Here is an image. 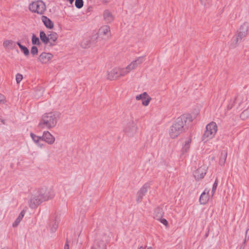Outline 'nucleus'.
Segmentation results:
<instances>
[{
    "label": "nucleus",
    "mask_w": 249,
    "mask_h": 249,
    "mask_svg": "<svg viewBox=\"0 0 249 249\" xmlns=\"http://www.w3.org/2000/svg\"><path fill=\"white\" fill-rule=\"evenodd\" d=\"M60 116L58 112H50L43 114L39 121L38 126L41 129H51L57 124Z\"/></svg>",
    "instance_id": "f257e3e1"
},
{
    "label": "nucleus",
    "mask_w": 249,
    "mask_h": 249,
    "mask_svg": "<svg viewBox=\"0 0 249 249\" xmlns=\"http://www.w3.org/2000/svg\"><path fill=\"white\" fill-rule=\"evenodd\" d=\"M187 122V115L182 114L176 120L169 130V135L172 139H175L185 131L184 126Z\"/></svg>",
    "instance_id": "f03ea898"
},
{
    "label": "nucleus",
    "mask_w": 249,
    "mask_h": 249,
    "mask_svg": "<svg viewBox=\"0 0 249 249\" xmlns=\"http://www.w3.org/2000/svg\"><path fill=\"white\" fill-rule=\"evenodd\" d=\"M217 131V126L214 122H212L206 126V130L202 136V141L206 142L215 136Z\"/></svg>",
    "instance_id": "7ed1b4c3"
},
{
    "label": "nucleus",
    "mask_w": 249,
    "mask_h": 249,
    "mask_svg": "<svg viewBox=\"0 0 249 249\" xmlns=\"http://www.w3.org/2000/svg\"><path fill=\"white\" fill-rule=\"evenodd\" d=\"M29 9L32 12L42 15L46 10V5L43 1L39 0L30 3Z\"/></svg>",
    "instance_id": "20e7f679"
},
{
    "label": "nucleus",
    "mask_w": 249,
    "mask_h": 249,
    "mask_svg": "<svg viewBox=\"0 0 249 249\" xmlns=\"http://www.w3.org/2000/svg\"><path fill=\"white\" fill-rule=\"evenodd\" d=\"M41 199L43 202L53 198L54 196V192L53 189L43 188L39 189L37 191Z\"/></svg>",
    "instance_id": "39448f33"
},
{
    "label": "nucleus",
    "mask_w": 249,
    "mask_h": 249,
    "mask_svg": "<svg viewBox=\"0 0 249 249\" xmlns=\"http://www.w3.org/2000/svg\"><path fill=\"white\" fill-rule=\"evenodd\" d=\"M98 34L103 39L108 40L111 36L109 26L105 25L101 26L98 30Z\"/></svg>",
    "instance_id": "423d86ee"
},
{
    "label": "nucleus",
    "mask_w": 249,
    "mask_h": 249,
    "mask_svg": "<svg viewBox=\"0 0 249 249\" xmlns=\"http://www.w3.org/2000/svg\"><path fill=\"white\" fill-rule=\"evenodd\" d=\"M98 37H100L97 34H94L89 38H84L81 42V46L83 48H88L91 45H93L97 41Z\"/></svg>",
    "instance_id": "0eeeda50"
},
{
    "label": "nucleus",
    "mask_w": 249,
    "mask_h": 249,
    "mask_svg": "<svg viewBox=\"0 0 249 249\" xmlns=\"http://www.w3.org/2000/svg\"><path fill=\"white\" fill-rule=\"evenodd\" d=\"M43 201L36 192L34 194L32 195L29 202V205L32 209L36 208Z\"/></svg>",
    "instance_id": "6e6552de"
},
{
    "label": "nucleus",
    "mask_w": 249,
    "mask_h": 249,
    "mask_svg": "<svg viewBox=\"0 0 249 249\" xmlns=\"http://www.w3.org/2000/svg\"><path fill=\"white\" fill-rule=\"evenodd\" d=\"M150 188L149 183L144 184L139 190L137 194L136 201L137 203H140L147 192L148 189Z\"/></svg>",
    "instance_id": "1a4fd4ad"
},
{
    "label": "nucleus",
    "mask_w": 249,
    "mask_h": 249,
    "mask_svg": "<svg viewBox=\"0 0 249 249\" xmlns=\"http://www.w3.org/2000/svg\"><path fill=\"white\" fill-rule=\"evenodd\" d=\"M145 60L144 56H142L136 57L131 61L128 65V68L131 71L136 69L139 66L141 65Z\"/></svg>",
    "instance_id": "9d476101"
},
{
    "label": "nucleus",
    "mask_w": 249,
    "mask_h": 249,
    "mask_svg": "<svg viewBox=\"0 0 249 249\" xmlns=\"http://www.w3.org/2000/svg\"><path fill=\"white\" fill-rule=\"evenodd\" d=\"M53 57V54L49 53L43 52L39 55L38 61L42 64H47Z\"/></svg>",
    "instance_id": "9b49d317"
},
{
    "label": "nucleus",
    "mask_w": 249,
    "mask_h": 249,
    "mask_svg": "<svg viewBox=\"0 0 249 249\" xmlns=\"http://www.w3.org/2000/svg\"><path fill=\"white\" fill-rule=\"evenodd\" d=\"M137 130V126L133 123L127 124L124 127V132L129 136H132Z\"/></svg>",
    "instance_id": "f8f14e48"
},
{
    "label": "nucleus",
    "mask_w": 249,
    "mask_h": 249,
    "mask_svg": "<svg viewBox=\"0 0 249 249\" xmlns=\"http://www.w3.org/2000/svg\"><path fill=\"white\" fill-rule=\"evenodd\" d=\"M247 102V98L246 97H243L242 96H237L232 105H229L228 106V108L229 109H231L234 106V104L238 103L239 107H244V105L246 104Z\"/></svg>",
    "instance_id": "ddd939ff"
},
{
    "label": "nucleus",
    "mask_w": 249,
    "mask_h": 249,
    "mask_svg": "<svg viewBox=\"0 0 249 249\" xmlns=\"http://www.w3.org/2000/svg\"><path fill=\"white\" fill-rule=\"evenodd\" d=\"M136 100H142V105L144 106H147L151 100V98L148 95L147 92H144L142 94L137 95L136 96Z\"/></svg>",
    "instance_id": "4468645a"
},
{
    "label": "nucleus",
    "mask_w": 249,
    "mask_h": 249,
    "mask_svg": "<svg viewBox=\"0 0 249 249\" xmlns=\"http://www.w3.org/2000/svg\"><path fill=\"white\" fill-rule=\"evenodd\" d=\"M249 30V23L245 22L240 26L237 35L242 38H244L247 36Z\"/></svg>",
    "instance_id": "2eb2a0df"
},
{
    "label": "nucleus",
    "mask_w": 249,
    "mask_h": 249,
    "mask_svg": "<svg viewBox=\"0 0 249 249\" xmlns=\"http://www.w3.org/2000/svg\"><path fill=\"white\" fill-rule=\"evenodd\" d=\"M119 68H115L108 72L107 79L109 80H115L120 77Z\"/></svg>",
    "instance_id": "dca6fc26"
},
{
    "label": "nucleus",
    "mask_w": 249,
    "mask_h": 249,
    "mask_svg": "<svg viewBox=\"0 0 249 249\" xmlns=\"http://www.w3.org/2000/svg\"><path fill=\"white\" fill-rule=\"evenodd\" d=\"M42 140L45 141L49 144H52L54 142L55 138L49 131H44L41 136Z\"/></svg>",
    "instance_id": "f3484780"
},
{
    "label": "nucleus",
    "mask_w": 249,
    "mask_h": 249,
    "mask_svg": "<svg viewBox=\"0 0 249 249\" xmlns=\"http://www.w3.org/2000/svg\"><path fill=\"white\" fill-rule=\"evenodd\" d=\"M103 16L104 21L107 23L112 22L114 19V16L112 12L108 9L104 11Z\"/></svg>",
    "instance_id": "a211bd4d"
},
{
    "label": "nucleus",
    "mask_w": 249,
    "mask_h": 249,
    "mask_svg": "<svg viewBox=\"0 0 249 249\" xmlns=\"http://www.w3.org/2000/svg\"><path fill=\"white\" fill-rule=\"evenodd\" d=\"M206 174V167L205 166H202L194 172V176L196 179H199L203 178Z\"/></svg>",
    "instance_id": "6ab92c4d"
},
{
    "label": "nucleus",
    "mask_w": 249,
    "mask_h": 249,
    "mask_svg": "<svg viewBox=\"0 0 249 249\" xmlns=\"http://www.w3.org/2000/svg\"><path fill=\"white\" fill-rule=\"evenodd\" d=\"M164 215L163 209L160 207H157L154 209L152 213V217L154 219L158 220L160 219Z\"/></svg>",
    "instance_id": "aec40b11"
},
{
    "label": "nucleus",
    "mask_w": 249,
    "mask_h": 249,
    "mask_svg": "<svg viewBox=\"0 0 249 249\" xmlns=\"http://www.w3.org/2000/svg\"><path fill=\"white\" fill-rule=\"evenodd\" d=\"M209 190L205 189L201 194L199 197V202L201 204L204 205L207 203L209 199Z\"/></svg>",
    "instance_id": "412c9836"
},
{
    "label": "nucleus",
    "mask_w": 249,
    "mask_h": 249,
    "mask_svg": "<svg viewBox=\"0 0 249 249\" xmlns=\"http://www.w3.org/2000/svg\"><path fill=\"white\" fill-rule=\"evenodd\" d=\"M243 38L241 37V36H239L237 35L233 37V38L232 39L231 44H230V47L231 48H234L236 47L239 44V43L241 42V41Z\"/></svg>",
    "instance_id": "4be33fe9"
},
{
    "label": "nucleus",
    "mask_w": 249,
    "mask_h": 249,
    "mask_svg": "<svg viewBox=\"0 0 249 249\" xmlns=\"http://www.w3.org/2000/svg\"><path fill=\"white\" fill-rule=\"evenodd\" d=\"M41 19L45 26L49 29H52L53 27L54 24L53 21L47 17L43 16L41 17Z\"/></svg>",
    "instance_id": "5701e85b"
},
{
    "label": "nucleus",
    "mask_w": 249,
    "mask_h": 249,
    "mask_svg": "<svg viewBox=\"0 0 249 249\" xmlns=\"http://www.w3.org/2000/svg\"><path fill=\"white\" fill-rule=\"evenodd\" d=\"M30 136L34 141V142L39 147H41L43 146V144L42 143H41L40 142V141L42 140L41 137H39L35 134H33V133H30Z\"/></svg>",
    "instance_id": "b1692460"
},
{
    "label": "nucleus",
    "mask_w": 249,
    "mask_h": 249,
    "mask_svg": "<svg viewBox=\"0 0 249 249\" xmlns=\"http://www.w3.org/2000/svg\"><path fill=\"white\" fill-rule=\"evenodd\" d=\"M198 114V111L197 109H195L192 112L188 114V121L190 122L193 121L196 119L197 115Z\"/></svg>",
    "instance_id": "393cba45"
},
{
    "label": "nucleus",
    "mask_w": 249,
    "mask_h": 249,
    "mask_svg": "<svg viewBox=\"0 0 249 249\" xmlns=\"http://www.w3.org/2000/svg\"><path fill=\"white\" fill-rule=\"evenodd\" d=\"M39 37L41 40L45 44H47L49 43V37L47 36L43 31H40L39 34Z\"/></svg>",
    "instance_id": "a878e982"
},
{
    "label": "nucleus",
    "mask_w": 249,
    "mask_h": 249,
    "mask_svg": "<svg viewBox=\"0 0 249 249\" xmlns=\"http://www.w3.org/2000/svg\"><path fill=\"white\" fill-rule=\"evenodd\" d=\"M227 157V153L226 151H223L221 153V156L219 160V164L221 165H224L226 162Z\"/></svg>",
    "instance_id": "bb28decb"
},
{
    "label": "nucleus",
    "mask_w": 249,
    "mask_h": 249,
    "mask_svg": "<svg viewBox=\"0 0 249 249\" xmlns=\"http://www.w3.org/2000/svg\"><path fill=\"white\" fill-rule=\"evenodd\" d=\"M128 65L125 67L124 68H119V72L120 73V77L125 76V75L127 74L128 73H129L131 71L130 69H128Z\"/></svg>",
    "instance_id": "cd10ccee"
},
{
    "label": "nucleus",
    "mask_w": 249,
    "mask_h": 249,
    "mask_svg": "<svg viewBox=\"0 0 249 249\" xmlns=\"http://www.w3.org/2000/svg\"><path fill=\"white\" fill-rule=\"evenodd\" d=\"M17 44L19 47V48L21 49V50L22 51L23 53L25 56H28L29 54V51L28 49L25 47L21 45L19 42H17Z\"/></svg>",
    "instance_id": "c85d7f7f"
},
{
    "label": "nucleus",
    "mask_w": 249,
    "mask_h": 249,
    "mask_svg": "<svg viewBox=\"0 0 249 249\" xmlns=\"http://www.w3.org/2000/svg\"><path fill=\"white\" fill-rule=\"evenodd\" d=\"M49 41L50 40L53 42H54L58 38L57 34L53 32H50V34L48 35Z\"/></svg>",
    "instance_id": "c756f323"
},
{
    "label": "nucleus",
    "mask_w": 249,
    "mask_h": 249,
    "mask_svg": "<svg viewBox=\"0 0 249 249\" xmlns=\"http://www.w3.org/2000/svg\"><path fill=\"white\" fill-rule=\"evenodd\" d=\"M32 43L33 45H39L40 44L39 38L36 37L34 34H33L32 36Z\"/></svg>",
    "instance_id": "7c9ffc66"
},
{
    "label": "nucleus",
    "mask_w": 249,
    "mask_h": 249,
    "mask_svg": "<svg viewBox=\"0 0 249 249\" xmlns=\"http://www.w3.org/2000/svg\"><path fill=\"white\" fill-rule=\"evenodd\" d=\"M14 42L11 40H6L3 41V46L4 48L12 47Z\"/></svg>",
    "instance_id": "2f4dec72"
},
{
    "label": "nucleus",
    "mask_w": 249,
    "mask_h": 249,
    "mask_svg": "<svg viewBox=\"0 0 249 249\" xmlns=\"http://www.w3.org/2000/svg\"><path fill=\"white\" fill-rule=\"evenodd\" d=\"M75 5L77 8H81L83 6V0H75Z\"/></svg>",
    "instance_id": "473e14b6"
},
{
    "label": "nucleus",
    "mask_w": 249,
    "mask_h": 249,
    "mask_svg": "<svg viewBox=\"0 0 249 249\" xmlns=\"http://www.w3.org/2000/svg\"><path fill=\"white\" fill-rule=\"evenodd\" d=\"M58 225L56 223V222L55 221L53 222V223L52 224V225L50 227V230L51 232H54L56 231V229H57Z\"/></svg>",
    "instance_id": "72a5a7b5"
},
{
    "label": "nucleus",
    "mask_w": 249,
    "mask_h": 249,
    "mask_svg": "<svg viewBox=\"0 0 249 249\" xmlns=\"http://www.w3.org/2000/svg\"><path fill=\"white\" fill-rule=\"evenodd\" d=\"M31 53L33 56L36 55L38 53V49L36 46H33L31 49Z\"/></svg>",
    "instance_id": "f704fd0d"
},
{
    "label": "nucleus",
    "mask_w": 249,
    "mask_h": 249,
    "mask_svg": "<svg viewBox=\"0 0 249 249\" xmlns=\"http://www.w3.org/2000/svg\"><path fill=\"white\" fill-rule=\"evenodd\" d=\"M23 78L22 75L19 73H18L16 76V80L17 84L20 83Z\"/></svg>",
    "instance_id": "c9c22d12"
},
{
    "label": "nucleus",
    "mask_w": 249,
    "mask_h": 249,
    "mask_svg": "<svg viewBox=\"0 0 249 249\" xmlns=\"http://www.w3.org/2000/svg\"><path fill=\"white\" fill-rule=\"evenodd\" d=\"M217 184H218V179L216 178L214 182V184L213 186L212 190V193L213 195L215 192V191L217 187Z\"/></svg>",
    "instance_id": "e433bc0d"
},
{
    "label": "nucleus",
    "mask_w": 249,
    "mask_h": 249,
    "mask_svg": "<svg viewBox=\"0 0 249 249\" xmlns=\"http://www.w3.org/2000/svg\"><path fill=\"white\" fill-rule=\"evenodd\" d=\"M158 220L160 221L162 224H163L166 227H168V222L165 219L162 218V217H161L160 219H158Z\"/></svg>",
    "instance_id": "4c0bfd02"
},
{
    "label": "nucleus",
    "mask_w": 249,
    "mask_h": 249,
    "mask_svg": "<svg viewBox=\"0 0 249 249\" xmlns=\"http://www.w3.org/2000/svg\"><path fill=\"white\" fill-rule=\"evenodd\" d=\"M249 239V228L246 230L245 240L243 242L244 244H245L246 241Z\"/></svg>",
    "instance_id": "58836bf2"
},
{
    "label": "nucleus",
    "mask_w": 249,
    "mask_h": 249,
    "mask_svg": "<svg viewBox=\"0 0 249 249\" xmlns=\"http://www.w3.org/2000/svg\"><path fill=\"white\" fill-rule=\"evenodd\" d=\"M6 98L5 97L0 93V104H5L6 103Z\"/></svg>",
    "instance_id": "ea45409f"
},
{
    "label": "nucleus",
    "mask_w": 249,
    "mask_h": 249,
    "mask_svg": "<svg viewBox=\"0 0 249 249\" xmlns=\"http://www.w3.org/2000/svg\"><path fill=\"white\" fill-rule=\"evenodd\" d=\"M24 214H25V211L24 210H22L19 213V214L17 218L21 221L22 220V219L23 218Z\"/></svg>",
    "instance_id": "a19ab883"
},
{
    "label": "nucleus",
    "mask_w": 249,
    "mask_h": 249,
    "mask_svg": "<svg viewBox=\"0 0 249 249\" xmlns=\"http://www.w3.org/2000/svg\"><path fill=\"white\" fill-rule=\"evenodd\" d=\"M20 220L18 219L17 218L14 223L13 224V226L14 227H16L18 226L19 223L20 222Z\"/></svg>",
    "instance_id": "79ce46f5"
},
{
    "label": "nucleus",
    "mask_w": 249,
    "mask_h": 249,
    "mask_svg": "<svg viewBox=\"0 0 249 249\" xmlns=\"http://www.w3.org/2000/svg\"><path fill=\"white\" fill-rule=\"evenodd\" d=\"M64 249H69V242L67 240L64 246Z\"/></svg>",
    "instance_id": "37998d69"
},
{
    "label": "nucleus",
    "mask_w": 249,
    "mask_h": 249,
    "mask_svg": "<svg viewBox=\"0 0 249 249\" xmlns=\"http://www.w3.org/2000/svg\"><path fill=\"white\" fill-rule=\"evenodd\" d=\"M202 4L205 5L207 0H199Z\"/></svg>",
    "instance_id": "c03bdc74"
},
{
    "label": "nucleus",
    "mask_w": 249,
    "mask_h": 249,
    "mask_svg": "<svg viewBox=\"0 0 249 249\" xmlns=\"http://www.w3.org/2000/svg\"><path fill=\"white\" fill-rule=\"evenodd\" d=\"M110 1V0H103V2L104 3L107 4Z\"/></svg>",
    "instance_id": "a18cd8bd"
},
{
    "label": "nucleus",
    "mask_w": 249,
    "mask_h": 249,
    "mask_svg": "<svg viewBox=\"0 0 249 249\" xmlns=\"http://www.w3.org/2000/svg\"><path fill=\"white\" fill-rule=\"evenodd\" d=\"M245 249V244L243 243V244L241 246L239 249Z\"/></svg>",
    "instance_id": "49530a36"
},
{
    "label": "nucleus",
    "mask_w": 249,
    "mask_h": 249,
    "mask_svg": "<svg viewBox=\"0 0 249 249\" xmlns=\"http://www.w3.org/2000/svg\"><path fill=\"white\" fill-rule=\"evenodd\" d=\"M191 142V139H189V140H188L187 142L188 144Z\"/></svg>",
    "instance_id": "de8ad7c7"
},
{
    "label": "nucleus",
    "mask_w": 249,
    "mask_h": 249,
    "mask_svg": "<svg viewBox=\"0 0 249 249\" xmlns=\"http://www.w3.org/2000/svg\"><path fill=\"white\" fill-rule=\"evenodd\" d=\"M138 249H144V248L143 247L141 246Z\"/></svg>",
    "instance_id": "09e8293b"
},
{
    "label": "nucleus",
    "mask_w": 249,
    "mask_h": 249,
    "mask_svg": "<svg viewBox=\"0 0 249 249\" xmlns=\"http://www.w3.org/2000/svg\"><path fill=\"white\" fill-rule=\"evenodd\" d=\"M183 150L186 151V148L185 147H183Z\"/></svg>",
    "instance_id": "8fccbe9b"
},
{
    "label": "nucleus",
    "mask_w": 249,
    "mask_h": 249,
    "mask_svg": "<svg viewBox=\"0 0 249 249\" xmlns=\"http://www.w3.org/2000/svg\"><path fill=\"white\" fill-rule=\"evenodd\" d=\"M147 249H152V247H149Z\"/></svg>",
    "instance_id": "3c124183"
},
{
    "label": "nucleus",
    "mask_w": 249,
    "mask_h": 249,
    "mask_svg": "<svg viewBox=\"0 0 249 249\" xmlns=\"http://www.w3.org/2000/svg\"><path fill=\"white\" fill-rule=\"evenodd\" d=\"M94 249V248H92V249Z\"/></svg>",
    "instance_id": "603ef678"
}]
</instances>
